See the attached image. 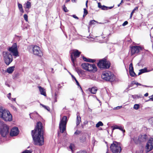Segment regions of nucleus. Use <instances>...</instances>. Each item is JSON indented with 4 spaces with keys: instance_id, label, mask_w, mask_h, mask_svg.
<instances>
[{
    "instance_id": "5",
    "label": "nucleus",
    "mask_w": 153,
    "mask_h": 153,
    "mask_svg": "<svg viewBox=\"0 0 153 153\" xmlns=\"http://www.w3.org/2000/svg\"><path fill=\"white\" fill-rule=\"evenodd\" d=\"M67 121V117L66 116H63L60 121L59 124V128L62 133H63L66 129Z\"/></svg>"
},
{
    "instance_id": "41",
    "label": "nucleus",
    "mask_w": 153,
    "mask_h": 153,
    "mask_svg": "<svg viewBox=\"0 0 153 153\" xmlns=\"http://www.w3.org/2000/svg\"><path fill=\"white\" fill-rule=\"evenodd\" d=\"M24 18L25 20L26 21H27L28 20V16L27 14H25L24 15Z\"/></svg>"
},
{
    "instance_id": "7",
    "label": "nucleus",
    "mask_w": 153,
    "mask_h": 153,
    "mask_svg": "<svg viewBox=\"0 0 153 153\" xmlns=\"http://www.w3.org/2000/svg\"><path fill=\"white\" fill-rule=\"evenodd\" d=\"M82 67L83 69L88 71L97 70V67L95 65L90 64L88 63H84L82 64Z\"/></svg>"
},
{
    "instance_id": "17",
    "label": "nucleus",
    "mask_w": 153,
    "mask_h": 153,
    "mask_svg": "<svg viewBox=\"0 0 153 153\" xmlns=\"http://www.w3.org/2000/svg\"><path fill=\"white\" fill-rule=\"evenodd\" d=\"M38 87L39 88L41 94L45 96H46L45 89L40 86H38Z\"/></svg>"
},
{
    "instance_id": "49",
    "label": "nucleus",
    "mask_w": 153,
    "mask_h": 153,
    "mask_svg": "<svg viewBox=\"0 0 153 153\" xmlns=\"http://www.w3.org/2000/svg\"><path fill=\"white\" fill-rule=\"evenodd\" d=\"M81 132V131H76L74 133L75 134H79Z\"/></svg>"
},
{
    "instance_id": "56",
    "label": "nucleus",
    "mask_w": 153,
    "mask_h": 153,
    "mask_svg": "<svg viewBox=\"0 0 153 153\" xmlns=\"http://www.w3.org/2000/svg\"><path fill=\"white\" fill-rule=\"evenodd\" d=\"M148 93H146L145 94H144V96L145 97H147L148 96Z\"/></svg>"
},
{
    "instance_id": "42",
    "label": "nucleus",
    "mask_w": 153,
    "mask_h": 153,
    "mask_svg": "<svg viewBox=\"0 0 153 153\" xmlns=\"http://www.w3.org/2000/svg\"><path fill=\"white\" fill-rule=\"evenodd\" d=\"M84 14H85V16H86L88 13V11L85 8H84Z\"/></svg>"
},
{
    "instance_id": "12",
    "label": "nucleus",
    "mask_w": 153,
    "mask_h": 153,
    "mask_svg": "<svg viewBox=\"0 0 153 153\" xmlns=\"http://www.w3.org/2000/svg\"><path fill=\"white\" fill-rule=\"evenodd\" d=\"M146 151L149 152L153 148V138H151L148 141L146 146Z\"/></svg>"
},
{
    "instance_id": "58",
    "label": "nucleus",
    "mask_w": 153,
    "mask_h": 153,
    "mask_svg": "<svg viewBox=\"0 0 153 153\" xmlns=\"http://www.w3.org/2000/svg\"><path fill=\"white\" fill-rule=\"evenodd\" d=\"M71 76L73 79H74V80H75V79H76L75 77L72 75H71Z\"/></svg>"
},
{
    "instance_id": "47",
    "label": "nucleus",
    "mask_w": 153,
    "mask_h": 153,
    "mask_svg": "<svg viewBox=\"0 0 153 153\" xmlns=\"http://www.w3.org/2000/svg\"><path fill=\"white\" fill-rule=\"evenodd\" d=\"M149 100L146 101V102L149 101L150 100L153 101V95L151 96H149Z\"/></svg>"
},
{
    "instance_id": "34",
    "label": "nucleus",
    "mask_w": 153,
    "mask_h": 153,
    "mask_svg": "<svg viewBox=\"0 0 153 153\" xmlns=\"http://www.w3.org/2000/svg\"><path fill=\"white\" fill-rule=\"evenodd\" d=\"M32 150H26L25 151H23L21 153H32Z\"/></svg>"
},
{
    "instance_id": "3",
    "label": "nucleus",
    "mask_w": 153,
    "mask_h": 153,
    "mask_svg": "<svg viewBox=\"0 0 153 153\" xmlns=\"http://www.w3.org/2000/svg\"><path fill=\"white\" fill-rule=\"evenodd\" d=\"M101 77L104 80L107 81L111 82L115 79V76L114 74L109 71H103Z\"/></svg>"
},
{
    "instance_id": "14",
    "label": "nucleus",
    "mask_w": 153,
    "mask_h": 153,
    "mask_svg": "<svg viewBox=\"0 0 153 153\" xmlns=\"http://www.w3.org/2000/svg\"><path fill=\"white\" fill-rule=\"evenodd\" d=\"M19 133V130L17 127H14L11 130L10 135L12 136L17 135Z\"/></svg>"
},
{
    "instance_id": "22",
    "label": "nucleus",
    "mask_w": 153,
    "mask_h": 153,
    "mask_svg": "<svg viewBox=\"0 0 153 153\" xmlns=\"http://www.w3.org/2000/svg\"><path fill=\"white\" fill-rule=\"evenodd\" d=\"M18 5L19 10L20 12L22 13H23L24 12V11L23 9L22 6V4L19 3H18Z\"/></svg>"
},
{
    "instance_id": "64",
    "label": "nucleus",
    "mask_w": 153,
    "mask_h": 153,
    "mask_svg": "<svg viewBox=\"0 0 153 153\" xmlns=\"http://www.w3.org/2000/svg\"><path fill=\"white\" fill-rule=\"evenodd\" d=\"M123 3V0H122L121 1V2L120 3L121 4H122V3Z\"/></svg>"
},
{
    "instance_id": "57",
    "label": "nucleus",
    "mask_w": 153,
    "mask_h": 153,
    "mask_svg": "<svg viewBox=\"0 0 153 153\" xmlns=\"http://www.w3.org/2000/svg\"><path fill=\"white\" fill-rule=\"evenodd\" d=\"M133 14V13H132V12H131V13L130 14V18H132Z\"/></svg>"
},
{
    "instance_id": "52",
    "label": "nucleus",
    "mask_w": 153,
    "mask_h": 153,
    "mask_svg": "<svg viewBox=\"0 0 153 153\" xmlns=\"http://www.w3.org/2000/svg\"><path fill=\"white\" fill-rule=\"evenodd\" d=\"M11 93H9V94H8V95L7 96V97L9 100L11 99Z\"/></svg>"
},
{
    "instance_id": "6",
    "label": "nucleus",
    "mask_w": 153,
    "mask_h": 153,
    "mask_svg": "<svg viewBox=\"0 0 153 153\" xmlns=\"http://www.w3.org/2000/svg\"><path fill=\"white\" fill-rule=\"evenodd\" d=\"M97 65L101 69H107L110 67V63L106 60H102L97 63Z\"/></svg>"
},
{
    "instance_id": "63",
    "label": "nucleus",
    "mask_w": 153,
    "mask_h": 153,
    "mask_svg": "<svg viewBox=\"0 0 153 153\" xmlns=\"http://www.w3.org/2000/svg\"><path fill=\"white\" fill-rule=\"evenodd\" d=\"M121 4L120 3L119 4H118V7H119L120 6V5Z\"/></svg>"
},
{
    "instance_id": "48",
    "label": "nucleus",
    "mask_w": 153,
    "mask_h": 153,
    "mask_svg": "<svg viewBox=\"0 0 153 153\" xmlns=\"http://www.w3.org/2000/svg\"><path fill=\"white\" fill-rule=\"evenodd\" d=\"M98 7H99L100 8H101V9L102 6V5L100 3L98 2Z\"/></svg>"
},
{
    "instance_id": "15",
    "label": "nucleus",
    "mask_w": 153,
    "mask_h": 153,
    "mask_svg": "<svg viewBox=\"0 0 153 153\" xmlns=\"http://www.w3.org/2000/svg\"><path fill=\"white\" fill-rule=\"evenodd\" d=\"M147 138V136L146 135H140L138 137V140H139V143L144 142L146 141Z\"/></svg>"
},
{
    "instance_id": "10",
    "label": "nucleus",
    "mask_w": 153,
    "mask_h": 153,
    "mask_svg": "<svg viewBox=\"0 0 153 153\" xmlns=\"http://www.w3.org/2000/svg\"><path fill=\"white\" fill-rule=\"evenodd\" d=\"M81 52H79L78 50H76L72 52L71 54V60L74 65V62L75 59L79 56Z\"/></svg>"
},
{
    "instance_id": "61",
    "label": "nucleus",
    "mask_w": 153,
    "mask_h": 153,
    "mask_svg": "<svg viewBox=\"0 0 153 153\" xmlns=\"http://www.w3.org/2000/svg\"><path fill=\"white\" fill-rule=\"evenodd\" d=\"M57 98V94L56 93H55V98Z\"/></svg>"
},
{
    "instance_id": "59",
    "label": "nucleus",
    "mask_w": 153,
    "mask_h": 153,
    "mask_svg": "<svg viewBox=\"0 0 153 153\" xmlns=\"http://www.w3.org/2000/svg\"><path fill=\"white\" fill-rule=\"evenodd\" d=\"M57 101V98H56H56H55L54 101V103L55 102H56Z\"/></svg>"
},
{
    "instance_id": "30",
    "label": "nucleus",
    "mask_w": 153,
    "mask_h": 153,
    "mask_svg": "<svg viewBox=\"0 0 153 153\" xmlns=\"http://www.w3.org/2000/svg\"><path fill=\"white\" fill-rule=\"evenodd\" d=\"M134 71L133 67L132 64V63H131L129 65V71Z\"/></svg>"
},
{
    "instance_id": "23",
    "label": "nucleus",
    "mask_w": 153,
    "mask_h": 153,
    "mask_svg": "<svg viewBox=\"0 0 153 153\" xmlns=\"http://www.w3.org/2000/svg\"><path fill=\"white\" fill-rule=\"evenodd\" d=\"M86 135L85 134H83L80 138V140L82 142H85L86 140Z\"/></svg>"
},
{
    "instance_id": "19",
    "label": "nucleus",
    "mask_w": 153,
    "mask_h": 153,
    "mask_svg": "<svg viewBox=\"0 0 153 153\" xmlns=\"http://www.w3.org/2000/svg\"><path fill=\"white\" fill-rule=\"evenodd\" d=\"M81 118L79 114H77L76 120V125L77 126L81 122Z\"/></svg>"
},
{
    "instance_id": "27",
    "label": "nucleus",
    "mask_w": 153,
    "mask_h": 153,
    "mask_svg": "<svg viewBox=\"0 0 153 153\" xmlns=\"http://www.w3.org/2000/svg\"><path fill=\"white\" fill-rule=\"evenodd\" d=\"M31 7V5L30 2L27 1L26 3V8L29 9Z\"/></svg>"
},
{
    "instance_id": "4",
    "label": "nucleus",
    "mask_w": 153,
    "mask_h": 153,
    "mask_svg": "<svg viewBox=\"0 0 153 153\" xmlns=\"http://www.w3.org/2000/svg\"><path fill=\"white\" fill-rule=\"evenodd\" d=\"M110 149L113 153H120L121 150L120 143L113 142L110 146Z\"/></svg>"
},
{
    "instance_id": "18",
    "label": "nucleus",
    "mask_w": 153,
    "mask_h": 153,
    "mask_svg": "<svg viewBox=\"0 0 153 153\" xmlns=\"http://www.w3.org/2000/svg\"><path fill=\"white\" fill-rule=\"evenodd\" d=\"M115 129H119V130L122 131L123 133H124L125 131L124 129H123V128H122V126H118L117 125H115L113 127V130H114Z\"/></svg>"
},
{
    "instance_id": "26",
    "label": "nucleus",
    "mask_w": 153,
    "mask_h": 153,
    "mask_svg": "<svg viewBox=\"0 0 153 153\" xmlns=\"http://www.w3.org/2000/svg\"><path fill=\"white\" fill-rule=\"evenodd\" d=\"M103 125L101 121H99L96 124V126L97 128H98L100 126H102Z\"/></svg>"
},
{
    "instance_id": "33",
    "label": "nucleus",
    "mask_w": 153,
    "mask_h": 153,
    "mask_svg": "<svg viewBox=\"0 0 153 153\" xmlns=\"http://www.w3.org/2000/svg\"><path fill=\"white\" fill-rule=\"evenodd\" d=\"M75 146L74 144H71L69 146V148L72 151H73V149L74 148Z\"/></svg>"
},
{
    "instance_id": "38",
    "label": "nucleus",
    "mask_w": 153,
    "mask_h": 153,
    "mask_svg": "<svg viewBox=\"0 0 153 153\" xmlns=\"http://www.w3.org/2000/svg\"><path fill=\"white\" fill-rule=\"evenodd\" d=\"M101 9L102 10H108V7H106L104 5H103L101 8Z\"/></svg>"
},
{
    "instance_id": "31",
    "label": "nucleus",
    "mask_w": 153,
    "mask_h": 153,
    "mask_svg": "<svg viewBox=\"0 0 153 153\" xmlns=\"http://www.w3.org/2000/svg\"><path fill=\"white\" fill-rule=\"evenodd\" d=\"M40 105H42L43 107H44L45 109L47 110L48 111H50V108L49 107L45 106L42 104H40Z\"/></svg>"
},
{
    "instance_id": "1",
    "label": "nucleus",
    "mask_w": 153,
    "mask_h": 153,
    "mask_svg": "<svg viewBox=\"0 0 153 153\" xmlns=\"http://www.w3.org/2000/svg\"><path fill=\"white\" fill-rule=\"evenodd\" d=\"M43 131L42 123L38 122L34 130L32 131L31 134L34 145L41 146L44 144Z\"/></svg>"
},
{
    "instance_id": "24",
    "label": "nucleus",
    "mask_w": 153,
    "mask_h": 153,
    "mask_svg": "<svg viewBox=\"0 0 153 153\" xmlns=\"http://www.w3.org/2000/svg\"><path fill=\"white\" fill-rule=\"evenodd\" d=\"M131 141L133 140L136 144H138L139 143V142L138 140V138H137V137H134L133 138H132L131 139Z\"/></svg>"
},
{
    "instance_id": "46",
    "label": "nucleus",
    "mask_w": 153,
    "mask_h": 153,
    "mask_svg": "<svg viewBox=\"0 0 153 153\" xmlns=\"http://www.w3.org/2000/svg\"><path fill=\"white\" fill-rule=\"evenodd\" d=\"M128 24V22L127 21H125L122 24V26H124L125 25H127Z\"/></svg>"
},
{
    "instance_id": "32",
    "label": "nucleus",
    "mask_w": 153,
    "mask_h": 153,
    "mask_svg": "<svg viewBox=\"0 0 153 153\" xmlns=\"http://www.w3.org/2000/svg\"><path fill=\"white\" fill-rule=\"evenodd\" d=\"M130 74L131 76L133 77L136 75L135 73L134 72V71H129Z\"/></svg>"
},
{
    "instance_id": "28",
    "label": "nucleus",
    "mask_w": 153,
    "mask_h": 153,
    "mask_svg": "<svg viewBox=\"0 0 153 153\" xmlns=\"http://www.w3.org/2000/svg\"><path fill=\"white\" fill-rule=\"evenodd\" d=\"M6 110L4 109L1 106H0V117L3 114V112Z\"/></svg>"
},
{
    "instance_id": "35",
    "label": "nucleus",
    "mask_w": 153,
    "mask_h": 153,
    "mask_svg": "<svg viewBox=\"0 0 153 153\" xmlns=\"http://www.w3.org/2000/svg\"><path fill=\"white\" fill-rule=\"evenodd\" d=\"M96 22H97L94 20H91L90 22V25H94Z\"/></svg>"
},
{
    "instance_id": "53",
    "label": "nucleus",
    "mask_w": 153,
    "mask_h": 153,
    "mask_svg": "<svg viewBox=\"0 0 153 153\" xmlns=\"http://www.w3.org/2000/svg\"><path fill=\"white\" fill-rule=\"evenodd\" d=\"M75 82H76V84L77 85L79 86H80L79 85V84L78 82V81L76 80V79H75Z\"/></svg>"
},
{
    "instance_id": "29",
    "label": "nucleus",
    "mask_w": 153,
    "mask_h": 153,
    "mask_svg": "<svg viewBox=\"0 0 153 153\" xmlns=\"http://www.w3.org/2000/svg\"><path fill=\"white\" fill-rule=\"evenodd\" d=\"M133 108L135 110H137L140 108V105L138 104H135L134 105Z\"/></svg>"
},
{
    "instance_id": "11",
    "label": "nucleus",
    "mask_w": 153,
    "mask_h": 153,
    "mask_svg": "<svg viewBox=\"0 0 153 153\" xmlns=\"http://www.w3.org/2000/svg\"><path fill=\"white\" fill-rule=\"evenodd\" d=\"M9 128L7 125L3 124V128L0 131V133L1 136L5 137L8 133Z\"/></svg>"
},
{
    "instance_id": "25",
    "label": "nucleus",
    "mask_w": 153,
    "mask_h": 153,
    "mask_svg": "<svg viewBox=\"0 0 153 153\" xmlns=\"http://www.w3.org/2000/svg\"><path fill=\"white\" fill-rule=\"evenodd\" d=\"M132 97L134 99H136L142 97V95H132Z\"/></svg>"
},
{
    "instance_id": "43",
    "label": "nucleus",
    "mask_w": 153,
    "mask_h": 153,
    "mask_svg": "<svg viewBox=\"0 0 153 153\" xmlns=\"http://www.w3.org/2000/svg\"><path fill=\"white\" fill-rule=\"evenodd\" d=\"M138 7H135L133 10L132 11V13H134L135 11H137L138 10Z\"/></svg>"
},
{
    "instance_id": "39",
    "label": "nucleus",
    "mask_w": 153,
    "mask_h": 153,
    "mask_svg": "<svg viewBox=\"0 0 153 153\" xmlns=\"http://www.w3.org/2000/svg\"><path fill=\"white\" fill-rule=\"evenodd\" d=\"M149 122L152 125H153V117L149 119Z\"/></svg>"
},
{
    "instance_id": "2",
    "label": "nucleus",
    "mask_w": 153,
    "mask_h": 153,
    "mask_svg": "<svg viewBox=\"0 0 153 153\" xmlns=\"http://www.w3.org/2000/svg\"><path fill=\"white\" fill-rule=\"evenodd\" d=\"M8 50L12 53V55L7 51H3L2 53L4 62L7 65L13 61L12 55L14 56L15 58L19 56L17 45L16 43H14L11 47L9 48Z\"/></svg>"
},
{
    "instance_id": "40",
    "label": "nucleus",
    "mask_w": 153,
    "mask_h": 153,
    "mask_svg": "<svg viewBox=\"0 0 153 153\" xmlns=\"http://www.w3.org/2000/svg\"><path fill=\"white\" fill-rule=\"evenodd\" d=\"M63 9L64 11L65 12H68V10L67 9V8L65 7V5H64L63 6Z\"/></svg>"
},
{
    "instance_id": "45",
    "label": "nucleus",
    "mask_w": 153,
    "mask_h": 153,
    "mask_svg": "<svg viewBox=\"0 0 153 153\" xmlns=\"http://www.w3.org/2000/svg\"><path fill=\"white\" fill-rule=\"evenodd\" d=\"M76 153H87L86 151H80L77 152Z\"/></svg>"
},
{
    "instance_id": "60",
    "label": "nucleus",
    "mask_w": 153,
    "mask_h": 153,
    "mask_svg": "<svg viewBox=\"0 0 153 153\" xmlns=\"http://www.w3.org/2000/svg\"><path fill=\"white\" fill-rule=\"evenodd\" d=\"M113 7H108V9H111Z\"/></svg>"
},
{
    "instance_id": "50",
    "label": "nucleus",
    "mask_w": 153,
    "mask_h": 153,
    "mask_svg": "<svg viewBox=\"0 0 153 153\" xmlns=\"http://www.w3.org/2000/svg\"><path fill=\"white\" fill-rule=\"evenodd\" d=\"M94 62V60H93V59H88V60L87 61V62Z\"/></svg>"
},
{
    "instance_id": "62",
    "label": "nucleus",
    "mask_w": 153,
    "mask_h": 153,
    "mask_svg": "<svg viewBox=\"0 0 153 153\" xmlns=\"http://www.w3.org/2000/svg\"><path fill=\"white\" fill-rule=\"evenodd\" d=\"M72 2H75L76 0H71Z\"/></svg>"
},
{
    "instance_id": "9",
    "label": "nucleus",
    "mask_w": 153,
    "mask_h": 153,
    "mask_svg": "<svg viewBox=\"0 0 153 153\" xmlns=\"http://www.w3.org/2000/svg\"><path fill=\"white\" fill-rule=\"evenodd\" d=\"M32 52L34 55L41 57L43 55V53L39 47L34 45L32 46Z\"/></svg>"
},
{
    "instance_id": "36",
    "label": "nucleus",
    "mask_w": 153,
    "mask_h": 153,
    "mask_svg": "<svg viewBox=\"0 0 153 153\" xmlns=\"http://www.w3.org/2000/svg\"><path fill=\"white\" fill-rule=\"evenodd\" d=\"M131 83L133 84H135L137 85H142L140 84L138 82H136L135 81H133Z\"/></svg>"
},
{
    "instance_id": "16",
    "label": "nucleus",
    "mask_w": 153,
    "mask_h": 153,
    "mask_svg": "<svg viewBox=\"0 0 153 153\" xmlns=\"http://www.w3.org/2000/svg\"><path fill=\"white\" fill-rule=\"evenodd\" d=\"M15 68V66L9 67L6 70V72L10 74H12Z\"/></svg>"
},
{
    "instance_id": "55",
    "label": "nucleus",
    "mask_w": 153,
    "mask_h": 153,
    "mask_svg": "<svg viewBox=\"0 0 153 153\" xmlns=\"http://www.w3.org/2000/svg\"><path fill=\"white\" fill-rule=\"evenodd\" d=\"M72 16L74 18L77 19H78V18L77 16H76L75 15H73Z\"/></svg>"
},
{
    "instance_id": "51",
    "label": "nucleus",
    "mask_w": 153,
    "mask_h": 153,
    "mask_svg": "<svg viewBox=\"0 0 153 153\" xmlns=\"http://www.w3.org/2000/svg\"><path fill=\"white\" fill-rule=\"evenodd\" d=\"M82 59H83V60L84 61H86V62H87V61L88 60V59H87L85 57H84V56L82 57Z\"/></svg>"
},
{
    "instance_id": "8",
    "label": "nucleus",
    "mask_w": 153,
    "mask_h": 153,
    "mask_svg": "<svg viewBox=\"0 0 153 153\" xmlns=\"http://www.w3.org/2000/svg\"><path fill=\"white\" fill-rule=\"evenodd\" d=\"M5 121H10L12 120V116L10 112L7 110H4L3 114L0 117Z\"/></svg>"
},
{
    "instance_id": "44",
    "label": "nucleus",
    "mask_w": 153,
    "mask_h": 153,
    "mask_svg": "<svg viewBox=\"0 0 153 153\" xmlns=\"http://www.w3.org/2000/svg\"><path fill=\"white\" fill-rule=\"evenodd\" d=\"M122 107V106H118L117 107H116L114 108V110L118 109H119L120 108H121Z\"/></svg>"
},
{
    "instance_id": "54",
    "label": "nucleus",
    "mask_w": 153,
    "mask_h": 153,
    "mask_svg": "<svg viewBox=\"0 0 153 153\" xmlns=\"http://www.w3.org/2000/svg\"><path fill=\"white\" fill-rule=\"evenodd\" d=\"M10 100H11V101H15L16 102V98H11V99H10Z\"/></svg>"
},
{
    "instance_id": "20",
    "label": "nucleus",
    "mask_w": 153,
    "mask_h": 153,
    "mask_svg": "<svg viewBox=\"0 0 153 153\" xmlns=\"http://www.w3.org/2000/svg\"><path fill=\"white\" fill-rule=\"evenodd\" d=\"M89 91L92 94H95L97 90L96 87H93L91 89H90Z\"/></svg>"
},
{
    "instance_id": "13",
    "label": "nucleus",
    "mask_w": 153,
    "mask_h": 153,
    "mask_svg": "<svg viewBox=\"0 0 153 153\" xmlns=\"http://www.w3.org/2000/svg\"><path fill=\"white\" fill-rule=\"evenodd\" d=\"M142 50V48L140 46H134L131 48V54L133 55L136 53H138Z\"/></svg>"
},
{
    "instance_id": "21",
    "label": "nucleus",
    "mask_w": 153,
    "mask_h": 153,
    "mask_svg": "<svg viewBox=\"0 0 153 153\" xmlns=\"http://www.w3.org/2000/svg\"><path fill=\"white\" fill-rule=\"evenodd\" d=\"M148 72L147 71V68H145L143 69H141L140 70V72H139L138 74V75H139L142 73L146 72Z\"/></svg>"
},
{
    "instance_id": "37",
    "label": "nucleus",
    "mask_w": 153,
    "mask_h": 153,
    "mask_svg": "<svg viewBox=\"0 0 153 153\" xmlns=\"http://www.w3.org/2000/svg\"><path fill=\"white\" fill-rule=\"evenodd\" d=\"M76 71L78 74H81L82 72V71L79 68H76Z\"/></svg>"
}]
</instances>
